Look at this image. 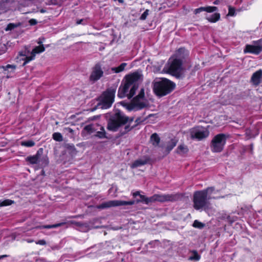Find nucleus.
<instances>
[{
  "label": "nucleus",
  "mask_w": 262,
  "mask_h": 262,
  "mask_svg": "<svg viewBox=\"0 0 262 262\" xmlns=\"http://www.w3.org/2000/svg\"><path fill=\"white\" fill-rule=\"evenodd\" d=\"M127 108L129 111H131L133 110L137 111L139 110H137V106L132 101H131L130 103H129L127 104Z\"/></svg>",
  "instance_id": "obj_33"
},
{
  "label": "nucleus",
  "mask_w": 262,
  "mask_h": 262,
  "mask_svg": "<svg viewBox=\"0 0 262 262\" xmlns=\"http://www.w3.org/2000/svg\"><path fill=\"white\" fill-rule=\"evenodd\" d=\"M178 150H179L180 152H182L183 154H186L188 151V147L184 145H180L178 147Z\"/></svg>",
  "instance_id": "obj_35"
},
{
  "label": "nucleus",
  "mask_w": 262,
  "mask_h": 262,
  "mask_svg": "<svg viewBox=\"0 0 262 262\" xmlns=\"http://www.w3.org/2000/svg\"><path fill=\"white\" fill-rule=\"evenodd\" d=\"M253 43L255 46H262V38L253 41Z\"/></svg>",
  "instance_id": "obj_47"
},
{
  "label": "nucleus",
  "mask_w": 262,
  "mask_h": 262,
  "mask_svg": "<svg viewBox=\"0 0 262 262\" xmlns=\"http://www.w3.org/2000/svg\"><path fill=\"white\" fill-rule=\"evenodd\" d=\"M103 72L101 69V66L99 64H96L93 68V71L90 76L91 81L95 82L103 76Z\"/></svg>",
  "instance_id": "obj_11"
},
{
  "label": "nucleus",
  "mask_w": 262,
  "mask_h": 262,
  "mask_svg": "<svg viewBox=\"0 0 262 262\" xmlns=\"http://www.w3.org/2000/svg\"><path fill=\"white\" fill-rule=\"evenodd\" d=\"M220 1L219 0H216L214 2V4L218 5L219 4Z\"/></svg>",
  "instance_id": "obj_55"
},
{
  "label": "nucleus",
  "mask_w": 262,
  "mask_h": 262,
  "mask_svg": "<svg viewBox=\"0 0 262 262\" xmlns=\"http://www.w3.org/2000/svg\"><path fill=\"white\" fill-rule=\"evenodd\" d=\"M134 120V117H130V118H129L128 117V122H129V123H131Z\"/></svg>",
  "instance_id": "obj_52"
},
{
  "label": "nucleus",
  "mask_w": 262,
  "mask_h": 262,
  "mask_svg": "<svg viewBox=\"0 0 262 262\" xmlns=\"http://www.w3.org/2000/svg\"><path fill=\"white\" fill-rule=\"evenodd\" d=\"M67 148L71 150L72 154H75V152H76V149L73 144H67Z\"/></svg>",
  "instance_id": "obj_42"
},
{
  "label": "nucleus",
  "mask_w": 262,
  "mask_h": 262,
  "mask_svg": "<svg viewBox=\"0 0 262 262\" xmlns=\"http://www.w3.org/2000/svg\"><path fill=\"white\" fill-rule=\"evenodd\" d=\"M85 225V224L83 223L82 226L83 227Z\"/></svg>",
  "instance_id": "obj_58"
},
{
  "label": "nucleus",
  "mask_w": 262,
  "mask_h": 262,
  "mask_svg": "<svg viewBox=\"0 0 262 262\" xmlns=\"http://www.w3.org/2000/svg\"><path fill=\"white\" fill-rule=\"evenodd\" d=\"M204 11H206L208 13H211L217 10V8L215 6L204 7Z\"/></svg>",
  "instance_id": "obj_34"
},
{
  "label": "nucleus",
  "mask_w": 262,
  "mask_h": 262,
  "mask_svg": "<svg viewBox=\"0 0 262 262\" xmlns=\"http://www.w3.org/2000/svg\"><path fill=\"white\" fill-rule=\"evenodd\" d=\"M203 11H204V7H201L199 8L194 9L193 12L195 14H197L200 13Z\"/></svg>",
  "instance_id": "obj_46"
},
{
  "label": "nucleus",
  "mask_w": 262,
  "mask_h": 262,
  "mask_svg": "<svg viewBox=\"0 0 262 262\" xmlns=\"http://www.w3.org/2000/svg\"><path fill=\"white\" fill-rule=\"evenodd\" d=\"M176 86L174 82L164 78L154 83L153 91L156 96L162 97L171 93Z\"/></svg>",
  "instance_id": "obj_3"
},
{
  "label": "nucleus",
  "mask_w": 262,
  "mask_h": 262,
  "mask_svg": "<svg viewBox=\"0 0 262 262\" xmlns=\"http://www.w3.org/2000/svg\"><path fill=\"white\" fill-rule=\"evenodd\" d=\"M140 77L141 75L137 72L126 75L124 77L125 82H122L118 89L117 96L121 99L127 97L129 88L134 83L139 81Z\"/></svg>",
  "instance_id": "obj_4"
},
{
  "label": "nucleus",
  "mask_w": 262,
  "mask_h": 262,
  "mask_svg": "<svg viewBox=\"0 0 262 262\" xmlns=\"http://www.w3.org/2000/svg\"><path fill=\"white\" fill-rule=\"evenodd\" d=\"M29 23L30 25L34 26L37 24V21L35 19L32 18L29 20Z\"/></svg>",
  "instance_id": "obj_50"
},
{
  "label": "nucleus",
  "mask_w": 262,
  "mask_h": 262,
  "mask_svg": "<svg viewBox=\"0 0 262 262\" xmlns=\"http://www.w3.org/2000/svg\"><path fill=\"white\" fill-rule=\"evenodd\" d=\"M235 14V9L234 7L230 6L228 7V15L234 16Z\"/></svg>",
  "instance_id": "obj_40"
},
{
  "label": "nucleus",
  "mask_w": 262,
  "mask_h": 262,
  "mask_svg": "<svg viewBox=\"0 0 262 262\" xmlns=\"http://www.w3.org/2000/svg\"><path fill=\"white\" fill-rule=\"evenodd\" d=\"M2 68L4 69V71H8L9 69H11V72H14V70L16 69V66L7 64L6 66H2Z\"/></svg>",
  "instance_id": "obj_36"
},
{
  "label": "nucleus",
  "mask_w": 262,
  "mask_h": 262,
  "mask_svg": "<svg viewBox=\"0 0 262 262\" xmlns=\"http://www.w3.org/2000/svg\"><path fill=\"white\" fill-rule=\"evenodd\" d=\"M10 77V76H9V75H7V78H9Z\"/></svg>",
  "instance_id": "obj_57"
},
{
  "label": "nucleus",
  "mask_w": 262,
  "mask_h": 262,
  "mask_svg": "<svg viewBox=\"0 0 262 262\" xmlns=\"http://www.w3.org/2000/svg\"><path fill=\"white\" fill-rule=\"evenodd\" d=\"M43 150L42 148H40L35 155L27 157L26 159V161L31 164H37L39 162V159Z\"/></svg>",
  "instance_id": "obj_13"
},
{
  "label": "nucleus",
  "mask_w": 262,
  "mask_h": 262,
  "mask_svg": "<svg viewBox=\"0 0 262 262\" xmlns=\"http://www.w3.org/2000/svg\"><path fill=\"white\" fill-rule=\"evenodd\" d=\"M132 86L129 91V93L127 95V97L128 99H131L135 95L137 90L138 88V85L136 83V82L134 83L132 85Z\"/></svg>",
  "instance_id": "obj_25"
},
{
  "label": "nucleus",
  "mask_w": 262,
  "mask_h": 262,
  "mask_svg": "<svg viewBox=\"0 0 262 262\" xmlns=\"http://www.w3.org/2000/svg\"><path fill=\"white\" fill-rule=\"evenodd\" d=\"M190 136L191 139H196L201 141L209 135L208 129H205L203 126H198L190 129Z\"/></svg>",
  "instance_id": "obj_8"
},
{
  "label": "nucleus",
  "mask_w": 262,
  "mask_h": 262,
  "mask_svg": "<svg viewBox=\"0 0 262 262\" xmlns=\"http://www.w3.org/2000/svg\"><path fill=\"white\" fill-rule=\"evenodd\" d=\"M137 96L138 97H140L142 99H143L145 97L144 89L142 88L140 90L139 93Z\"/></svg>",
  "instance_id": "obj_44"
},
{
  "label": "nucleus",
  "mask_w": 262,
  "mask_h": 262,
  "mask_svg": "<svg viewBox=\"0 0 262 262\" xmlns=\"http://www.w3.org/2000/svg\"><path fill=\"white\" fill-rule=\"evenodd\" d=\"M133 196L134 198H136L137 196H139L140 198V200H137L136 202L137 203H145L146 200L147 199V196L144 195H142L140 194V192L139 191H137L133 193Z\"/></svg>",
  "instance_id": "obj_21"
},
{
  "label": "nucleus",
  "mask_w": 262,
  "mask_h": 262,
  "mask_svg": "<svg viewBox=\"0 0 262 262\" xmlns=\"http://www.w3.org/2000/svg\"><path fill=\"white\" fill-rule=\"evenodd\" d=\"M36 244L37 245H46V242L45 239H40L36 242H35Z\"/></svg>",
  "instance_id": "obj_48"
},
{
  "label": "nucleus",
  "mask_w": 262,
  "mask_h": 262,
  "mask_svg": "<svg viewBox=\"0 0 262 262\" xmlns=\"http://www.w3.org/2000/svg\"><path fill=\"white\" fill-rule=\"evenodd\" d=\"M178 141L175 139H171L169 142H168L166 147V151L169 153L177 145Z\"/></svg>",
  "instance_id": "obj_22"
},
{
  "label": "nucleus",
  "mask_w": 262,
  "mask_h": 262,
  "mask_svg": "<svg viewBox=\"0 0 262 262\" xmlns=\"http://www.w3.org/2000/svg\"><path fill=\"white\" fill-rule=\"evenodd\" d=\"M150 158L144 156L142 159H138L134 161L130 165V168L134 169L138 167L147 164L150 161Z\"/></svg>",
  "instance_id": "obj_14"
},
{
  "label": "nucleus",
  "mask_w": 262,
  "mask_h": 262,
  "mask_svg": "<svg viewBox=\"0 0 262 262\" xmlns=\"http://www.w3.org/2000/svg\"><path fill=\"white\" fill-rule=\"evenodd\" d=\"M7 47L5 45H3L0 47V55L3 54L6 52Z\"/></svg>",
  "instance_id": "obj_45"
},
{
  "label": "nucleus",
  "mask_w": 262,
  "mask_h": 262,
  "mask_svg": "<svg viewBox=\"0 0 262 262\" xmlns=\"http://www.w3.org/2000/svg\"><path fill=\"white\" fill-rule=\"evenodd\" d=\"M228 136L223 134H219L215 135L212 139L210 143V149L212 152H221L224 149L226 143Z\"/></svg>",
  "instance_id": "obj_7"
},
{
  "label": "nucleus",
  "mask_w": 262,
  "mask_h": 262,
  "mask_svg": "<svg viewBox=\"0 0 262 262\" xmlns=\"http://www.w3.org/2000/svg\"><path fill=\"white\" fill-rule=\"evenodd\" d=\"M145 120V119H142L141 117H138L135 120V124L133 125V127H136L142 123Z\"/></svg>",
  "instance_id": "obj_41"
},
{
  "label": "nucleus",
  "mask_w": 262,
  "mask_h": 262,
  "mask_svg": "<svg viewBox=\"0 0 262 262\" xmlns=\"http://www.w3.org/2000/svg\"><path fill=\"white\" fill-rule=\"evenodd\" d=\"M193 227L198 228V229H202L205 227V224L198 220H195L193 222L192 224Z\"/></svg>",
  "instance_id": "obj_31"
},
{
  "label": "nucleus",
  "mask_w": 262,
  "mask_h": 262,
  "mask_svg": "<svg viewBox=\"0 0 262 262\" xmlns=\"http://www.w3.org/2000/svg\"><path fill=\"white\" fill-rule=\"evenodd\" d=\"M141 98L138 97V96H136L132 100V101L137 106V110H142L143 108H146L148 106L147 102L141 101Z\"/></svg>",
  "instance_id": "obj_16"
},
{
  "label": "nucleus",
  "mask_w": 262,
  "mask_h": 262,
  "mask_svg": "<svg viewBox=\"0 0 262 262\" xmlns=\"http://www.w3.org/2000/svg\"><path fill=\"white\" fill-rule=\"evenodd\" d=\"M221 15L219 13H215L209 17H207L206 19L210 23H214L220 20Z\"/></svg>",
  "instance_id": "obj_20"
},
{
  "label": "nucleus",
  "mask_w": 262,
  "mask_h": 262,
  "mask_svg": "<svg viewBox=\"0 0 262 262\" xmlns=\"http://www.w3.org/2000/svg\"><path fill=\"white\" fill-rule=\"evenodd\" d=\"M21 25V23L20 22L17 23H9L7 25L6 28L5 29L6 31H11L14 30Z\"/></svg>",
  "instance_id": "obj_26"
},
{
  "label": "nucleus",
  "mask_w": 262,
  "mask_h": 262,
  "mask_svg": "<svg viewBox=\"0 0 262 262\" xmlns=\"http://www.w3.org/2000/svg\"><path fill=\"white\" fill-rule=\"evenodd\" d=\"M150 140L154 146H157L160 142V138L157 133H154L150 136Z\"/></svg>",
  "instance_id": "obj_19"
},
{
  "label": "nucleus",
  "mask_w": 262,
  "mask_h": 262,
  "mask_svg": "<svg viewBox=\"0 0 262 262\" xmlns=\"http://www.w3.org/2000/svg\"><path fill=\"white\" fill-rule=\"evenodd\" d=\"M179 57L174 58L171 61L168 67V73L172 76L179 77L182 69L183 59L188 55V51L185 48H180L177 51Z\"/></svg>",
  "instance_id": "obj_2"
},
{
  "label": "nucleus",
  "mask_w": 262,
  "mask_h": 262,
  "mask_svg": "<svg viewBox=\"0 0 262 262\" xmlns=\"http://www.w3.org/2000/svg\"><path fill=\"white\" fill-rule=\"evenodd\" d=\"M192 256L189 257L190 260H199L201 258V256L198 254L196 250L192 251Z\"/></svg>",
  "instance_id": "obj_32"
},
{
  "label": "nucleus",
  "mask_w": 262,
  "mask_h": 262,
  "mask_svg": "<svg viewBox=\"0 0 262 262\" xmlns=\"http://www.w3.org/2000/svg\"><path fill=\"white\" fill-rule=\"evenodd\" d=\"M64 223H60L53 225H42L36 227L37 229H51V228H55L60 226H61L62 225H64Z\"/></svg>",
  "instance_id": "obj_23"
},
{
  "label": "nucleus",
  "mask_w": 262,
  "mask_h": 262,
  "mask_svg": "<svg viewBox=\"0 0 262 262\" xmlns=\"http://www.w3.org/2000/svg\"><path fill=\"white\" fill-rule=\"evenodd\" d=\"M95 133H96V134L94 136L99 139H104L106 138V132L103 126H100L99 130H97Z\"/></svg>",
  "instance_id": "obj_18"
},
{
  "label": "nucleus",
  "mask_w": 262,
  "mask_h": 262,
  "mask_svg": "<svg viewBox=\"0 0 262 262\" xmlns=\"http://www.w3.org/2000/svg\"><path fill=\"white\" fill-rule=\"evenodd\" d=\"M214 187H209L202 190H198L193 193L192 202L194 209L199 210L205 209L209 205L210 194L214 191Z\"/></svg>",
  "instance_id": "obj_1"
},
{
  "label": "nucleus",
  "mask_w": 262,
  "mask_h": 262,
  "mask_svg": "<svg viewBox=\"0 0 262 262\" xmlns=\"http://www.w3.org/2000/svg\"><path fill=\"white\" fill-rule=\"evenodd\" d=\"M135 201H110L107 202L103 203L97 206L98 209H105L107 208H110L111 207L114 206H124V205H133L135 204Z\"/></svg>",
  "instance_id": "obj_9"
},
{
  "label": "nucleus",
  "mask_w": 262,
  "mask_h": 262,
  "mask_svg": "<svg viewBox=\"0 0 262 262\" xmlns=\"http://www.w3.org/2000/svg\"><path fill=\"white\" fill-rule=\"evenodd\" d=\"M39 161L41 162V164H43L44 166H47L49 162L47 156L43 157L40 159Z\"/></svg>",
  "instance_id": "obj_39"
},
{
  "label": "nucleus",
  "mask_w": 262,
  "mask_h": 262,
  "mask_svg": "<svg viewBox=\"0 0 262 262\" xmlns=\"http://www.w3.org/2000/svg\"><path fill=\"white\" fill-rule=\"evenodd\" d=\"M52 138L56 141L61 142L63 140L62 135L60 133L56 132L53 134Z\"/></svg>",
  "instance_id": "obj_29"
},
{
  "label": "nucleus",
  "mask_w": 262,
  "mask_h": 262,
  "mask_svg": "<svg viewBox=\"0 0 262 262\" xmlns=\"http://www.w3.org/2000/svg\"><path fill=\"white\" fill-rule=\"evenodd\" d=\"M100 126H102L99 124L98 123H93L85 126L84 129L88 133L91 134L95 133L97 130H99Z\"/></svg>",
  "instance_id": "obj_17"
},
{
  "label": "nucleus",
  "mask_w": 262,
  "mask_h": 262,
  "mask_svg": "<svg viewBox=\"0 0 262 262\" xmlns=\"http://www.w3.org/2000/svg\"><path fill=\"white\" fill-rule=\"evenodd\" d=\"M32 242V241H28L29 243H31Z\"/></svg>",
  "instance_id": "obj_59"
},
{
  "label": "nucleus",
  "mask_w": 262,
  "mask_h": 262,
  "mask_svg": "<svg viewBox=\"0 0 262 262\" xmlns=\"http://www.w3.org/2000/svg\"><path fill=\"white\" fill-rule=\"evenodd\" d=\"M14 203V201L10 199H6L3 201L0 202V207L10 206Z\"/></svg>",
  "instance_id": "obj_30"
},
{
  "label": "nucleus",
  "mask_w": 262,
  "mask_h": 262,
  "mask_svg": "<svg viewBox=\"0 0 262 262\" xmlns=\"http://www.w3.org/2000/svg\"><path fill=\"white\" fill-rule=\"evenodd\" d=\"M156 201L160 203L176 202L180 199V194H155Z\"/></svg>",
  "instance_id": "obj_10"
},
{
  "label": "nucleus",
  "mask_w": 262,
  "mask_h": 262,
  "mask_svg": "<svg viewBox=\"0 0 262 262\" xmlns=\"http://www.w3.org/2000/svg\"><path fill=\"white\" fill-rule=\"evenodd\" d=\"M66 129L68 130L70 133H72L73 132L72 129H71L70 127L66 128Z\"/></svg>",
  "instance_id": "obj_54"
},
{
  "label": "nucleus",
  "mask_w": 262,
  "mask_h": 262,
  "mask_svg": "<svg viewBox=\"0 0 262 262\" xmlns=\"http://www.w3.org/2000/svg\"><path fill=\"white\" fill-rule=\"evenodd\" d=\"M116 93V88H111L103 92L99 98V105L102 109H107L111 107L114 102Z\"/></svg>",
  "instance_id": "obj_6"
},
{
  "label": "nucleus",
  "mask_w": 262,
  "mask_h": 262,
  "mask_svg": "<svg viewBox=\"0 0 262 262\" xmlns=\"http://www.w3.org/2000/svg\"><path fill=\"white\" fill-rule=\"evenodd\" d=\"M155 194L150 197H147L145 204L148 205L150 203L156 202Z\"/></svg>",
  "instance_id": "obj_37"
},
{
  "label": "nucleus",
  "mask_w": 262,
  "mask_h": 262,
  "mask_svg": "<svg viewBox=\"0 0 262 262\" xmlns=\"http://www.w3.org/2000/svg\"><path fill=\"white\" fill-rule=\"evenodd\" d=\"M99 117L98 116H94L93 117H91L90 118H89L88 119V120L89 121H92V120H96L97 119H98Z\"/></svg>",
  "instance_id": "obj_51"
},
{
  "label": "nucleus",
  "mask_w": 262,
  "mask_h": 262,
  "mask_svg": "<svg viewBox=\"0 0 262 262\" xmlns=\"http://www.w3.org/2000/svg\"><path fill=\"white\" fill-rule=\"evenodd\" d=\"M127 66V63L125 62H123L121 64H120L118 67H115L112 69V70L114 71L116 73H118L122 72L125 67Z\"/></svg>",
  "instance_id": "obj_27"
},
{
  "label": "nucleus",
  "mask_w": 262,
  "mask_h": 262,
  "mask_svg": "<svg viewBox=\"0 0 262 262\" xmlns=\"http://www.w3.org/2000/svg\"><path fill=\"white\" fill-rule=\"evenodd\" d=\"M135 127H133V126H130L129 125H127L125 126L124 127V130H125V133H127L129 131L131 130L132 129H133V128H134Z\"/></svg>",
  "instance_id": "obj_49"
},
{
  "label": "nucleus",
  "mask_w": 262,
  "mask_h": 262,
  "mask_svg": "<svg viewBox=\"0 0 262 262\" xmlns=\"http://www.w3.org/2000/svg\"><path fill=\"white\" fill-rule=\"evenodd\" d=\"M262 52V46H255L254 45H246L244 49V53H251L255 55H258Z\"/></svg>",
  "instance_id": "obj_12"
},
{
  "label": "nucleus",
  "mask_w": 262,
  "mask_h": 262,
  "mask_svg": "<svg viewBox=\"0 0 262 262\" xmlns=\"http://www.w3.org/2000/svg\"><path fill=\"white\" fill-rule=\"evenodd\" d=\"M77 24H82V19H80V20H78V21H77Z\"/></svg>",
  "instance_id": "obj_56"
},
{
  "label": "nucleus",
  "mask_w": 262,
  "mask_h": 262,
  "mask_svg": "<svg viewBox=\"0 0 262 262\" xmlns=\"http://www.w3.org/2000/svg\"><path fill=\"white\" fill-rule=\"evenodd\" d=\"M45 48L43 45H40L38 46L35 47L32 51L31 54L33 55L35 57L36 54H39L44 52Z\"/></svg>",
  "instance_id": "obj_24"
},
{
  "label": "nucleus",
  "mask_w": 262,
  "mask_h": 262,
  "mask_svg": "<svg viewBox=\"0 0 262 262\" xmlns=\"http://www.w3.org/2000/svg\"><path fill=\"white\" fill-rule=\"evenodd\" d=\"M149 10L148 9L146 10L141 15L140 19L141 20H145L146 19L147 15H148Z\"/></svg>",
  "instance_id": "obj_43"
},
{
  "label": "nucleus",
  "mask_w": 262,
  "mask_h": 262,
  "mask_svg": "<svg viewBox=\"0 0 262 262\" xmlns=\"http://www.w3.org/2000/svg\"><path fill=\"white\" fill-rule=\"evenodd\" d=\"M128 117L119 111L111 116L107 121V129L110 131L116 132L119 128L128 122Z\"/></svg>",
  "instance_id": "obj_5"
},
{
  "label": "nucleus",
  "mask_w": 262,
  "mask_h": 262,
  "mask_svg": "<svg viewBox=\"0 0 262 262\" xmlns=\"http://www.w3.org/2000/svg\"><path fill=\"white\" fill-rule=\"evenodd\" d=\"M35 58V56L31 54V56H26L24 59V62L23 63V65H25L29 63L31 60H33Z\"/></svg>",
  "instance_id": "obj_38"
},
{
  "label": "nucleus",
  "mask_w": 262,
  "mask_h": 262,
  "mask_svg": "<svg viewBox=\"0 0 262 262\" xmlns=\"http://www.w3.org/2000/svg\"><path fill=\"white\" fill-rule=\"evenodd\" d=\"M8 256V255H0V258L1 259H3L4 258H5V257H7Z\"/></svg>",
  "instance_id": "obj_53"
},
{
  "label": "nucleus",
  "mask_w": 262,
  "mask_h": 262,
  "mask_svg": "<svg viewBox=\"0 0 262 262\" xmlns=\"http://www.w3.org/2000/svg\"><path fill=\"white\" fill-rule=\"evenodd\" d=\"M20 144L23 146L30 147L34 146L35 144V143L32 140H27L22 141Z\"/></svg>",
  "instance_id": "obj_28"
},
{
  "label": "nucleus",
  "mask_w": 262,
  "mask_h": 262,
  "mask_svg": "<svg viewBox=\"0 0 262 262\" xmlns=\"http://www.w3.org/2000/svg\"><path fill=\"white\" fill-rule=\"evenodd\" d=\"M261 78L262 71L261 70H259L252 74L251 78V82L253 85L257 86L260 83Z\"/></svg>",
  "instance_id": "obj_15"
}]
</instances>
